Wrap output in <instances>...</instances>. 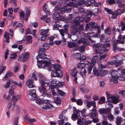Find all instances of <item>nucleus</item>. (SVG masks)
I'll use <instances>...</instances> for the list:
<instances>
[{"label":"nucleus","instance_id":"nucleus-1","mask_svg":"<svg viewBox=\"0 0 125 125\" xmlns=\"http://www.w3.org/2000/svg\"><path fill=\"white\" fill-rule=\"evenodd\" d=\"M32 77L36 81L37 80V78L39 79V82L41 86L39 88V91L42 94V96L43 97H45L47 94L46 86H48L50 83L49 81L39 73H33L32 74Z\"/></svg>","mask_w":125,"mask_h":125},{"label":"nucleus","instance_id":"nucleus-2","mask_svg":"<svg viewBox=\"0 0 125 125\" xmlns=\"http://www.w3.org/2000/svg\"><path fill=\"white\" fill-rule=\"evenodd\" d=\"M41 55H38L37 56V65L39 68H42L46 69L47 67H48L51 63L49 59Z\"/></svg>","mask_w":125,"mask_h":125},{"label":"nucleus","instance_id":"nucleus-3","mask_svg":"<svg viewBox=\"0 0 125 125\" xmlns=\"http://www.w3.org/2000/svg\"><path fill=\"white\" fill-rule=\"evenodd\" d=\"M36 102L39 105L42 104L43 103H46L44 104L45 105H43L42 108L43 109L47 110L49 109L52 110V109L53 107V105L49 103V101L48 100H44L38 98L36 99Z\"/></svg>","mask_w":125,"mask_h":125},{"label":"nucleus","instance_id":"nucleus-4","mask_svg":"<svg viewBox=\"0 0 125 125\" xmlns=\"http://www.w3.org/2000/svg\"><path fill=\"white\" fill-rule=\"evenodd\" d=\"M107 101L106 103L109 107L110 108L113 107V104L116 103L117 102V99L116 97L112 94H108L107 95Z\"/></svg>","mask_w":125,"mask_h":125},{"label":"nucleus","instance_id":"nucleus-5","mask_svg":"<svg viewBox=\"0 0 125 125\" xmlns=\"http://www.w3.org/2000/svg\"><path fill=\"white\" fill-rule=\"evenodd\" d=\"M73 23V21L72 24L71 25V28L72 30V31L74 33H76L78 32H80L83 30V25H79Z\"/></svg>","mask_w":125,"mask_h":125},{"label":"nucleus","instance_id":"nucleus-6","mask_svg":"<svg viewBox=\"0 0 125 125\" xmlns=\"http://www.w3.org/2000/svg\"><path fill=\"white\" fill-rule=\"evenodd\" d=\"M84 102L85 104L86 105V106L88 108H90L92 106H93V108L90 111L91 112L97 111L96 110L97 107L96 106V103L95 101H92L91 102L87 100H85Z\"/></svg>","mask_w":125,"mask_h":125},{"label":"nucleus","instance_id":"nucleus-7","mask_svg":"<svg viewBox=\"0 0 125 125\" xmlns=\"http://www.w3.org/2000/svg\"><path fill=\"white\" fill-rule=\"evenodd\" d=\"M100 10L98 8H95L92 11H89L86 15V17L90 20L92 15L95 16H97L100 11Z\"/></svg>","mask_w":125,"mask_h":125},{"label":"nucleus","instance_id":"nucleus-8","mask_svg":"<svg viewBox=\"0 0 125 125\" xmlns=\"http://www.w3.org/2000/svg\"><path fill=\"white\" fill-rule=\"evenodd\" d=\"M85 27L88 28L91 27L93 28H96L98 34H100L101 32L100 26L97 25L96 23L94 22H91L89 23L88 24H86Z\"/></svg>","mask_w":125,"mask_h":125},{"label":"nucleus","instance_id":"nucleus-9","mask_svg":"<svg viewBox=\"0 0 125 125\" xmlns=\"http://www.w3.org/2000/svg\"><path fill=\"white\" fill-rule=\"evenodd\" d=\"M29 57V53L28 52H25L24 55L21 54L19 57V60L21 62H25L27 61Z\"/></svg>","mask_w":125,"mask_h":125},{"label":"nucleus","instance_id":"nucleus-10","mask_svg":"<svg viewBox=\"0 0 125 125\" xmlns=\"http://www.w3.org/2000/svg\"><path fill=\"white\" fill-rule=\"evenodd\" d=\"M73 111L74 114L72 115L71 117L72 119L73 120H75L76 119L79 118L80 116V111L79 110H76L75 107H73Z\"/></svg>","mask_w":125,"mask_h":125},{"label":"nucleus","instance_id":"nucleus-11","mask_svg":"<svg viewBox=\"0 0 125 125\" xmlns=\"http://www.w3.org/2000/svg\"><path fill=\"white\" fill-rule=\"evenodd\" d=\"M49 31L48 29L46 30H42L41 32V35L42 36L41 37V40L44 41L48 35V33Z\"/></svg>","mask_w":125,"mask_h":125},{"label":"nucleus","instance_id":"nucleus-12","mask_svg":"<svg viewBox=\"0 0 125 125\" xmlns=\"http://www.w3.org/2000/svg\"><path fill=\"white\" fill-rule=\"evenodd\" d=\"M97 112H91V113H89L88 115H87L88 116H90L91 119H93V121L94 123H97V122H99V120L98 118H94V117H96L97 115Z\"/></svg>","mask_w":125,"mask_h":125},{"label":"nucleus","instance_id":"nucleus-13","mask_svg":"<svg viewBox=\"0 0 125 125\" xmlns=\"http://www.w3.org/2000/svg\"><path fill=\"white\" fill-rule=\"evenodd\" d=\"M85 19V17L83 16L82 17L78 16L76 17L75 19L73 21L74 22L73 23L77 24L79 25H80V23L79 22H82Z\"/></svg>","mask_w":125,"mask_h":125},{"label":"nucleus","instance_id":"nucleus-14","mask_svg":"<svg viewBox=\"0 0 125 125\" xmlns=\"http://www.w3.org/2000/svg\"><path fill=\"white\" fill-rule=\"evenodd\" d=\"M48 68H53V69L55 70L58 71H61L60 70L61 67L60 65L58 64H51V62L49 65L48 67H47Z\"/></svg>","mask_w":125,"mask_h":125},{"label":"nucleus","instance_id":"nucleus-15","mask_svg":"<svg viewBox=\"0 0 125 125\" xmlns=\"http://www.w3.org/2000/svg\"><path fill=\"white\" fill-rule=\"evenodd\" d=\"M29 94L31 97V100L32 101H34L37 98V96L36 93V90L34 89H32L29 91Z\"/></svg>","mask_w":125,"mask_h":125},{"label":"nucleus","instance_id":"nucleus-16","mask_svg":"<svg viewBox=\"0 0 125 125\" xmlns=\"http://www.w3.org/2000/svg\"><path fill=\"white\" fill-rule=\"evenodd\" d=\"M51 75L53 77H61L62 76V73L61 71H53L52 72Z\"/></svg>","mask_w":125,"mask_h":125},{"label":"nucleus","instance_id":"nucleus-17","mask_svg":"<svg viewBox=\"0 0 125 125\" xmlns=\"http://www.w3.org/2000/svg\"><path fill=\"white\" fill-rule=\"evenodd\" d=\"M111 109L109 108L106 109L100 108L99 109L98 112L101 114H107L111 112Z\"/></svg>","mask_w":125,"mask_h":125},{"label":"nucleus","instance_id":"nucleus-18","mask_svg":"<svg viewBox=\"0 0 125 125\" xmlns=\"http://www.w3.org/2000/svg\"><path fill=\"white\" fill-rule=\"evenodd\" d=\"M68 26L69 25L68 24H65L63 26L64 29H61L59 30L60 34L61 35H64V33H66L68 31Z\"/></svg>","mask_w":125,"mask_h":125},{"label":"nucleus","instance_id":"nucleus-19","mask_svg":"<svg viewBox=\"0 0 125 125\" xmlns=\"http://www.w3.org/2000/svg\"><path fill=\"white\" fill-rule=\"evenodd\" d=\"M125 35H123L120 34L118 36V39L117 40V41L119 42L120 44H123L125 43Z\"/></svg>","mask_w":125,"mask_h":125},{"label":"nucleus","instance_id":"nucleus-20","mask_svg":"<svg viewBox=\"0 0 125 125\" xmlns=\"http://www.w3.org/2000/svg\"><path fill=\"white\" fill-rule=\"evenodd\" d=\"M78 43L79 44L83 43L84 44L86 45H88L90 43L87 39H85L83 38H81L78 41Z\"/></svg>","mask_w":125,"mask_h":125},{"label":"nucleus","instance_id":"nucleus-21","mask_svg":"<svg viewBox=\"0 0 125 125\" xmlns=\"http://www.w3.org/2000/svg\"><path fill=\"white\" fill-rule=\"evenodd\" d=\"M98 59V57L97 56H93L92 59V61L90 63L88 62H87L88 63V65H90V64L91 65H94L96 63V60Z\"/></svg>","mask_w":125,"mask_h":125},{"label":"nucleus","instance_id":"nucleus-22","mask_svg":"<svg viewBox=\"0 0 125 125\" xmlns=\"http://www.w3.org/2000/svg\"><path fill=\"white\" fill-rule=\"evenodd\" d=\"M101 45L98 43H96L94 45V46L96 48L95 51L97 53H101V49L99 48H100Z\"/></svg>","mask_w":125,"mask_h":125},{"label":"nucleus","instance_id":"nucleus-23","mask_svg":"<svg viewBox=\"0 0 125 125\" xmlns=\"http://www.w3.org/2000/svg\"><path fill=\"white\" fill-rule=\"evenodd\" d=\"M120 70V69H118L117 71L115 70H111L109 72L111 76V77L117 76L116 75L117 74V72H118Z\"/></svg>","mask_w":125,"mask_h":125},{"label":"nucleus","instance_id":"nucleus-24","mask_svg":"<svg viewBox=\"0 0 125 125\" xmlns=\"http://www.w3.org/2000/svg\"><path fill=\"white\" fill-rule=\"evenodd\" d=\"M121 10L119 9L117 10L115 12V13H114V12L112 14L111 18L112 19H115L117 17V15H119L121 13Z\"/></svg>","mask_w":125,"mask_h":125},{"label":"nucleus","instance_id":"nucleus-25","mask_svg":"<svg viewBox=\"0 0 125 125\" xmlns=\"http://www.w3.org/2000/svg\"><path fill=\"white\" fill-rule=\"evenodd\" d=\"M92 32H89L87 33V34L86 33L85 34V37L87 39H88L89 40H90V42L92 43H94L95 41L92 40L91 39V36L89 35L92 34Z\"/></svg>","mask_w":125,"mask_h":125},{"label":"nucleus","instance_id":"nucleus-26","mask_svg":"<svg viewBox=\"0 0 125 125\" xmlns=\"http://www.w3.org/2000/svg\"><path fill=\"white\" fill-rule=\"evenodd\" d=\"M118 24V26L119 27V28H120V27L121 26V30L122 31L125 30V23L124 22L122 21H121Z\"/></svg>","mask_w":125,"mask_h":125},{"label":"nucleus","instance_id":"nucleus-27","mask_svg":"<svg viewBox=\"0 0 125 125\" xmlns=\"http://www.w3.org/2000/svg\"><path fill=\"white\" fill-rule=\"evenodd\" d=\"M87 64H88V63H80L77 65V67L79 68L80 70L82 69H85L84 67L85 66V65Z\"/></svg>","mask_w":125,"mask_h":125},{"label":"nucleus","instance_id":"nucleus-28","mask_svg":"<svg viewBox=\"0 0 125 125\" xmlns=\"http://www.w3.org/2000/svg\"><path fill=\"white\" fill-rule=\"evenodd\" d=\"M48 6L47 4H45L43 6V10L46 13V14H50V12L48 11Z\"/></svg>","mask_w":125,"mask_h":125},{"label":"nucleus","instance_id":"nucleus-29","mask_svg":"<svg viewBox=\"0 0 125 125\" xmlns=\"http://www.w3.org/2000/svg\"><path fill=\"white\" fill-rule=\"evenodd\" d=\"M107 1L109 4H112L113 3L117 4L119 3L121 1L120 0H107Z\"/></svg>","mask_w":125,"mask_h":125},{"label":"nucleus","instance_id":"nucleus-30","mask_svg":"<svg viewBox=\"0 0 125 125\" xmlns=\"http://www.w3.org/2000/svg\"><path fill=\"white\" fill-rule=\"evenodd\" d=\"M118 76L111 77L110 79V81L111 82H113L114 83H117L118 82Z\"/></svg>","mask_w":125,"mask_h":125},{"label":"nucleus","instance_id":"nucleus-31","mask_svg":"<svg viewBox=\"0 0 125 125\" xmlns=\"http://www.w3.org/2000/svg\"><path fill=\"white\" fill-rule=\"evenodd\" d=\"M80 74L82 77L85 76L86 73V69H82L80 70Z\"/></svg>","mask_w":125,"mask_h":125},{"label":"nucleus","instance_id":"nucleus-32","mask_svg":"<svg viewBox=\"0 0 125 125\" xmlns=\"http://www.w3.org/2000/svg\"><path fill=\"white\" fill-rule=\"evenodd\" d=\"M30 11L31 10L29 8H27V9L26 10V16L25 17V21H26L27 20H28V18L30 16Z\"/></svg>","mask_w":125,"mask_h":125},{"label":"nucleus","instance_id":"nucleus-33","mask_svg":"<svg viewBox=\"0 0 125 125\" xmlns=\"http://www.w3.org/2000/svg\"><path fill=\"white\" fill-rule=\"evenodd\" d=\"M8 11L9 13V14L8 15L9 17H10V19H12L13 18V17L11 15L13 11V8L11 7L9 8L8 9Z\"/></svg>","mask_w":125,"mask_h":125},{"label":"nucleus","instance_id":"nucleus-34","mask_svg":"<svg viewBox=\"0 0 125 125\" xmlns=\"http://www.w3.org/2000/svg\"><path fill=\"white\" fill-rule=\"evenodd\" d=\"M20 98V95L15 96L14 95L12 96V101H13L14 103H15V102L19 99Z\"/></svg>","mask_w":125,"mask_h":125},{"label":"nucleus","instance_id":"nucleus-35","mask_svg":"<svg viewBox=\"0 0 125 125\" xmlns=\"http://www.w3.org/2000/svg\"><path fill=\"white\" fill-rule=\"evenodd\" d=\"M45 49L43 48H41L40 49L38 52V55H41L44 56H46V54L43 53V52L45 51Z\"/></svg>","mask_w":125,"mask_h":125},{"label":"nucleus","instance_id":"nucleus-36","mask_svg":"<svg viewBox=\"0 0 125 125\" xmlns=\"http://www.w3.org/2000/svg\"><path fill=\"white\" fill-rule=\"evenodd\" d=\"M54 101L57 105H59L61 104V99L59 97H55L54 98Z\"/></svg>","mask_w":125,"mask_h":125},{"label":"nucleus","instance_id":"nucleus-37","mask_svg":"<svg viewBox=\"0 0 125 125\" xmlns=\"http://www.w3.org/2000/svg\"><path fill=\"white\" fill-rule=\"evenodd\" d=\"M76 44L74 42H70L68 43V46L69 48H72L75 47L76 46Z\"/></svg>","mask_w":125,"mask_h":125},{"label":"nucleus","instance_id":"nucleus-38","mask_svg":"<svg viewBox=\"0 0 125 125\" xmlns=\"http://www.w3.org/2000/svg\"><path fill=\"white\" fill-rule=\"evenodd\" d=\"M78 71L76 68H73L71 74L73 77H75Z\"/></svg>","mask_w":125,"mask_h":125},{"label":"nucleus","instance_id":"nucleus-39","mask_svg":"<svg viewBox=\"0 0 125 125\" xmlns=\"http://www.w3.org/2000/svg\"><path fill=\"white\" fill-rule=\"evenodd\" d=\"M60 16V13L59 12H55L52 15V17L54 19H57Z\"/></svg>","mask_w":125,"mask_h":125},{"label":"nucleus","instance_id":"nucleus-40","mask_svg":"<svg viewBox=\"0 0 125 125\" xmlns=\"http://www.w3.org/2000/svg\"><path fill=\"white\" fill-rule=\"evenodd\" d=\"M105 36V34H103L102 35H100L99 34H98V33L97 34H95L94 35V36L96 37H99L101 42L102 41L104 37Z\"/></svg>","mask_w":125,"mask_h":125},{"label":"nucleus","instance_id":"nucleus-41","mask_svg":"<svg viewBox=\"0 0 125 125\" xmlns=\"http://www.w3.org/2000/svg\"><path fill=\"white\" fill-rule=\"evenodd\" d=\"M13 26L14 28L17 27H21L23 26V25L21 23H18L17 21H16L13 23Z\"/></svg>","mask_w":125,"mask_h":125},{"label":"nucleus","instance_id":"nucleus-42","mask_svg":"<svg viewBox=\"0 0 125 125\" xmlns=\"http://www.w3.org/2000/svg\"><path fill=\"white\" fill-rule=\"evenodd\" d=\"M93 72L95 75L98 76H100V70L99 71L95 68H94L93 69Z\"/></svg>","mask_w":125,"mask_h":125},{"label":"nucleus","instance_id":"nucleus-43","mask_svg":"<svg viewBox=\"0 0 125 125\" xmlns=\"http://www.w3.org/2000/svg\"><path fill=\"white\" fill-rule=\"evenodd\" d=\"M108 72V71L106 70H100V76H104Z\"/></svg>","mask_w":125,"mask_h":125},{"label":"nucleus","instance_id":"nucleus-44","mask_svg":"<svg viewBox=\"0 0 125 125\" xmlns=\"http://www.w3.org/2000/svg\"><path fill=\"white\" fill-rule=\"evenodd\" d=\"M122 120V118L119 117H117L116 119V123L117 125H120L121 122Z\"/></svg>","mask_w":125,"mask_h":125},{"label":"nucleus","instance_id":"nucleus-45","mask_svg":"<svg viewBox=\"0 0 125 125\" xmlns=\"http://www.w3.org/2000/svg\"><path fill=\"white\" fill-rule=\"evenodd\" d=\"M4 37L5 38H6V42L7 43H9V33L5 32V34L4 35Z\"/></svg>","mask_w":125,"mask_h":125},{"label":"nucleus","instance_id":"nucleus-46","mask_svg":"<svg viewBox=\"0 0 125 125\" xmlns=\"http://www.w3.org/2000/svg\"><path fill=\"white\" fill-rule=\"evenodd\" d=\"M12 73L10 72H7L6 74L4 76V79L5 80H6L8 77L12 76Z\"/></svg>","mask_w":125,"mask_h":125},{"label":"nucleus","instance_id":"nucleus-47","mask_svg":"<svg viewBox=\"0 0 125 125\" xmlns=\"http://www.w3.org/2000/svg\"><path fill=\"white\" fill-rule=\"evenodd\" d=\"M15 104L14 103L13 104H9V109L10 111H12L14 109L15 107Z\"/></svg>","mask_w":125,"mask_h":125},{"label":"nucleus","instance_id":"nucleus-48","mask_svg":"<svg viewBox=\"0 0 125 125\" xmlns=\"http://www.w3.org/2000/svg\"><path fill=\"white\" fill-rule=\"evenodd\" d=\"M26 40L29 43H31L32 42V37L30 35L27 36Z\"/></svg>","mask_w":125,"mask_h":125},{"label":"nucleus","instance_id":"nucleus-49","mask_svg":"<svg viewBox=\"0 0 125 125\" xmlns=\"http://www.w3.org/2000/svg\"><path fill=\"white\" fill-rule=\"evenodd\" d=\"M108 118L110 121H112L114 119V116L111 113V112L108 113Z\"/></svg>","mask_w":125,"mask_h":125},{"label":"nucleus","instance_id":"nucleus-50","mask_svg":"<svg viewBox=\"0 0 125 125\" xmlns=\"http://www.w3.org/2000/svg\"><path fill=\"white\" fill-rule=\"evenodd\" d=\"M118 79L120 81H125V75L123 74L121 75L119 77H118Z\"/></svg>","mask_w":125,"mask_h":125},{"label":"nucleus","instance_id":"nucleus-51","mask_svg":"<svg viewBox=\"0 0 125 125\" xmlns=\"http://www.w3.org/2000/svg\"><path fill=\"white\" fill-rule=\"evenodd\" d=\"M13 123V125H18V120L17 117H16L14 118Z\"/></svg>","mask_w":125,"mask_h":125},{"label":"nucleus","instance_id":"nucleus-52","mask_svg":"<svg viewBox=\"0 0 125 125\" xmlns=\"http://www.w3.org/2000/svg\"><path fill=\"white\" fill-rule=\"evenodd\" d=\"M76 102L77 105H82L83 104V102L81 99H78Z\"/></svg>","mask_w":125,"mask_h":125},{"label":"nucleus","instance_id":"nucleus-53","mask_svg":"<svg viewBox=\"0 0 125 125\" xmlns=\"http://www.w3.org/2000/svg\"><path fill=\"white\" fill-rule=\"evenodd\" d=\"M105 98L104 97H102L100 98V100L99 101V104H103L105 101Z\"/></svg>","mask_w":125,"mask_h":125},{"label":"nucleus","instance_id":"nucleus-54","mask_svg":"<svg viewBox=\"0 0 125 125\" xmlns=\"http://www.w3.org/2000/svg\"><path fill=\"white\" fill-rule=\"evenodd\" d=\"M85 47V46L83 45L79 48V50L81 53H83L84 51V49Z\"/></svg>","mask_w":125,"mask_h":125},{"label":"nucleus","instance_id":"nucleus-55","mask_svg":"<svg viewBox=\"0 0 125 125\" xmlns=\"http://www.w3.org/2000/svg\"><path fill=\"white\" fill-rule=\"evenodd\" d=\"M60 20L61 21H63L65 20L67 22H69L70 21V20L68 19H65V17L63 16H61L60 17Z\"/></svg>","mask_w":125,"mask_h":125},{"label":"nucleus","instance_id":"nucleus-56","mask_svg":"<svg viewBox=\"0 0 125 125\" xmlns=\"http://www.w3.org/2000/svg\"><path fill=\"white\" fill-rule=\"evenodd\" d=\"M104 10L106 11L108 13L111 14L113 13V12L112 10L107 8H105L104 9Z\"/></svg>","mask_w":125,"mask_h":125},{"label":"nucleus","instance_id":"nucleus-57","mask_svg":"<svg viewBox=\"0 0 125 125\" xmlns=\"http://www.w3.org/2000/svg\"><path fill=\"white\" fill-rule=\"evenodd\" d=\"M43 46L44 47V49L45 50L46 49H48L50 46V44L48 43H45L44 44Z\"/></svg>","mask_w":125,"mask_h":125},{"label":"nucleus","instance_id":"nucleus-58","mask_svg":"<svg viewBox=\"0 0 125 125\" xmlns=\"http://www.w3.org/2000/svg\"><path fill=\"white\" fill-rule=\"evenodd\" d=\"M106 67L105 65H103L102 64L100 63L98 65V67L100 70L102 69H105Z\"/></svg>","mask_w":125,"mask_h":125},{"label":"nucleus","instance_id":"nucleus-59","mask_svg":"<svg viewBox=\"0 0 125 125\" xmlns=\"http://www.w3.org/2000/svg\"><path fill=\"white\" fill-rule=\"evenodd\" d=\"M58 93L59 94L62 96H64L65 94V93L59 90H58Z\"/></svg>","mask_w":125,"mask_h":125},{"label":"nucleus","instance_id":"nucleus-60","mask_svg":"<svg viewBox=\"0 0 125 125\" xmlns=\"http://www.w3.org/2000/svg\"><path fill=\"white\" fill-rule=\"evenodd\" d=\"M84 4L85 6L87 7L92 6V4L90 3L88 0L85 2Z\"/></svg>","mask_w":125,"mask_h":125},{"label":"nucleus","instance_id":"nucleus-61","mask_svg":"<svg viewBox=\"0 0 125 125\" xmlns=\"http://www.w3.org/2000/svg\"><path fill=\"white\" fill-rule=\"evenodd\" d=\"M104 32L107 35H109L111 33L110 30L109 28L106 29L104 30Z\"/></svg>","mask_w":125,"mask_h":125},{"label":"nucleus","instance_id":"nucleus-62","mask_svg":"<svg viewBox=\"0 0 125 125\" xmlns=\"http://www.w3.org/2000/svg\"><path fill=\"white\" fill-rule=\"evenodd\" d=\"M92 65H91L88 66V74H90L91 73V72L92 70L93 69Z\"/></svg>","mask_w":125,"mask_h":125},{"label":"nucleus","instance_id":"nucleus-63","mask_svg":"<svg viewBox=\"0 0 125 125\" xmlns=\"http://www.w3.org/2000/svg\"><path fill=\"white\" fill-rule=\"evenodd\" d=\"M77 124L79 125H83V121L81 120L80 118H79L78 119L77 122Z\"/></svg>","mask_w":125,"mask_h":125},{"label":"nucleus","instance_id":"nucleus-64","mask_svg":"<svg viewBox=\"0 0 125 125\" xmlns=\"http://www.w3.org/2000/svg\"><path fill=\"white\" fill-rule=\"evenodd\" d=\"M58 122L59 125H63L64 121L63 119H61L58 121Z\"/></svg>","mask_w":125,"mask_h":125}]
</instances>
